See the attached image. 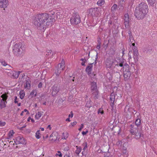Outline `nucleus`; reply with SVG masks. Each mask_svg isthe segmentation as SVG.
<instances>
[{"mask_svg": "<svg viewBox=\"0 0 157 157\" xmlns=\"http://www.w3.org/2000/svg\"><path fill=\"white\" fill-rule=\"evenodd\" d=\"M92 93L93 95L94 96V97L95 99H98V94L99 91L98 90H96V91H93L91 92Z\"/></svg>", "mask_w": 157, "mask_h": 157, "instance_id": "obj_21", "label": "nucleus"}, {"mask_svg": "<svg viewBox=\"0 0 157 157\" xmlns=\"http://www.w3.org/2000/svg\"><path fill=\"white\" fill-rule=\"evenodd\" d=\"M133 50V58L134 60L135 63H136V62L138 61V55L139 53L138 50L137 49H136Z\"/></svg>", "mask_w": 157, "mask_h": 157, "instance_id": "obj_12", "label": "nucleus"}, {"mask_svg": "<svg viewBox=\"0 0 157 157\" xmlns=\"http://www.w3.org/2000/svg\"><path fill=\"white\" fill-rule=\"evenodd\" d=\"M149 4L152 6H154V4L155 3L156 0H147Z\"/></svg>", "mask_w": 157, "mask_h": 157, "instance_id": "obj_30", "label": "nucleus"}, {"mask_svg": "<svg viewBox=\"0 0 157 157\" xmlns=\"http://www.w3.org/2000/svg\"><path fill=\"white\" fill-rule=\"evenodd\" d=\"M117 7V4H114L112 7V10H116Z\"/></svg>", "mask_w": 157, "mask_h": 157, "instance_id": "obj_42", "label": "nucleus"}, {"mask_svg": "<svg viewBox=\"0 0 157 157\" xmlns=\"http://www.w3.org/2000/svg\"><path fill=\"white\" fill-rule=\"evenodd\" d=\"M8 97V95L6 94L5 93L3 94L1 96V97L2 98L1 100H3V101L7 100Z\"/></svg>", "mask_w": 157, "mask_h": 157, "instance_id": "obj_29", "label": "nucleus"}, {"mask_svg": "<svg viewBox=\"0 0 157 157\" xmlns=\"http://www.w3.org/2000/svg\"><path fill=\"white\" fill-rule=\"evenodd\" d=\"M90 85L91 86L90 87L91 92L95 91L96 90H98L97 89V84L96 82L94 81L91 82Z\"/></svg>", "mask_w": 157, "mask_h": 157, "instance_id": "obj_13", "label": "nucleus"}, {"mask_svg": "<svg viewBox=\"0 0 157 157\" xmlns=\"http://www.w3.org/2000/svg\"><path fill=\"white\" fill-rule=\"evenodd\" d=\"M124 25L126 28H128L129 27V18L128 14H126L124 15Z\"/></svg>", "mask_w": 157, "mask_h": 157, "instance_id": "obj_11", "label": "nucleus"}, {"mask_svg": "<svg viewBox=\"0 0 157 157\" xmlns=\"http://www.w3.org/2000/svg\"><path fill=\"white\" fill-rule=\"evenodd\" d=\"M58 67L61 68V69L63 71L64 70L65 67V63L64 61H62L61 63H59L58 66Z\"/></svg>", "mask_w": 157, "mask_h": 157, "instance_id": "obj_19", "label": "nucleus"}, {"mask_svg": "<svg viewBox=\"0 0 157 157\" xmlns=\"http://www.w3.org/2000/svg\"><path fill=\"white\" fill-rule=\"evenodd\" d=\"M147 14L143 11L136 8L134 15L136 17L138 20L143 19L146 16Z\"/></svg>", "mask_w": 157, "mask_h": 157, "instance_id": "obj_5", "label": "nucleus"}, {"mask_svg": "<svg viewBox=\"0 0 157 157\" xmlns=\"http://www.w3.org/2000/svg\"><path fill=\"white\" fill-rule=\"evenodd\" d=\"M83 126H84V125H83V124H81V126L80 127V128H79L78 129V130L80 131H81L82 130V129L83 128Z\"/></svg>", "mask_w": 157, "mask_h": 157, "instance_id": "obj_53", "label": "nucleus"}, {"mask_svg": "<svg viewBox=\"0 0 157 157\" xmlns=\"http://www.w3.org/2000/svg\"><path fill=\"white\" fill-rule=\"evenodd\" d=\"M98 114L100 113L101 114H102L104 113V111L102 109H101L100 108L98 109Z\"/></svg>", "mask_w": 157, "mask_h": 157, "instance_id": "obj_49", "label": "nucleus"}, {"mask_svg": "<svg viewBox=\"0 0 157 157\" xmlns=\"http://www.w3.org/2000/svg\"><path fill=\"white\" fill-rule=\"evenodd\" d=\"M105 1L104 0H98L97 4L98 6H101L103 5Z\"/></svg>", "mask_w": 157, "mask_h": 157, "instance_id": "obj_33", "label": "nucleus"}, {"mask_svg": "<svg viewBox=\"0 0 157 157\" xmlns=\"http://www.w3.org/2000/svg\"><path fill=\"white\" fill-rule=\"evenodd\" d=\"M23 111L24 112H27L26 113V115H28V114H29V112L28 111V110H27V109H24Z\"/></svg>", "mask_w": 157, "mask_h": 157, "instance_id": "obj_60", "label": "nucleus"}, {"mask_svg": "<svg viewBox=\"0 0 157 157\" xmlns=\"http://www.w3.org/2000/svg\"><path fill=\"white\" fill-rule=\"evenodd\" d=\"M121 50H122V54H123L122 56V57L124 56V51H125V49H124V47H122V48H121Z\"/></svg>", "mask_w": 157, "mask_h": 157, "instance_id": "obj_57", "label": "nucleus"}, {"mask_svg": "<svg viewBox=\"0 0 157 157\" xmlns=\"http://www.w3.org/2000/svg\"><path fill=\"white\" fill-rule=\"evenodd\" d=\"M131 128L130 132L135 136V138L137 139L140 138L141 136L140 130L134 126L133 124L130 125Z\"/></svg>", "mask_w": 157, "mask_h": 157, "instance_id": "obj_2", "label": "nucleus"}, {"mask_svg": "<svg viewBox=\"0 0 157 157\" xmlns=\"http://www.w3.org/2000/svg\"><path fill=\"white\" fill-rule=\"evenodd\" d=\"M14 133L13 130H10L9 133V137L12 136Z\"/></svg>", "mask_w": 157, "mask_h": 157, "instance_id": "obj_47", "label": "nucleus"}, {"mask_svg": "<svg viewBox=\"0 0 157 157\" xmlns=\"http://www.w3.org/2000/svg\"><path fill=\"white\" fill-rule=\"evenodd\" d=\"M6 105L5 104L4 101L3 100H1V102L0 103V108L1 109H2L6 107Z\"/></svg>", "mask_w": 157, "mask_h": 157, "instance_id": "obj_28", "label": "nucleus"}, {"mask_svg": "<svg viewBox=\"0 0 157 157\" xmlns=\"http://www.w3.org/2000/svg\"><path fill=\"white\" fill-rule=\"evenodd\" d=\"M60 90V86L57 84L54 85L51 88V90L52 91L51 94L52 96L55 97Z\"/></svg>", "mask_w": 157, "mask_h": 157, "instance_id": "obj_7", "label": "nucleus"}, {"mask_svg": "<svg viewBox=\"0 0 157 157\" xmlns=\"http://www.w3.org/2000/svg\"><path fill=\"white\" fill-rule=\"evenodd\" d=\"M97 152L99 153H102V152L103 153L105 152L103 151H102V150L100 149H99L97 151Z\"/></svg>", "mask_w": 157, "mask_h": 157, "instance_id": "obj_58", "label": "nucleus"}, {"mask_svg": "<svg viewBox=\"0 0 157 157\" xmlns=\"http://www.w3.org/2000/svg\"><path fill=\"white\" fill-rule=\"evenodd\" d=\"M100 39L99 38L98 40V44L101 45V42L100 41Z\"/></svg>", "mask_w": 157, "mask_h": 157, "instance_id": "obj_64", "label": "nucleus"}, {"mask_svg": "<svg viewBox=\"0 0 157 157\" xmlns=\"http://www.w3.org/2000/svg\"><path fill=\"white\" fill-rule=\"evenodd\" d=\"M16 144H25L26 143L25 139L21 136H18L16 139V140L14 141Z\"/></svg>", "mask_w": 157, "mask_h": 157, "instance_id": "obj_9", "label": "nucleus"}, {"mask_svg": "<svg viewBox=\"0 0 157 157\" xmlns=\"http://www.w3.org/2000/svg\"><path fill=\"white\" fill-rule=\"evenodd\" d=\"M132 45L133 46L132 47V49L133 50H135L136 49H137L136 47L135 46V44L134 43H132Z\"/></svg>", "mask_w": 157, "mask_h": 157, "instance_id": "obj_54", "label": "nucleus"}, {"mask_svg": "<svg viewBox=\"0 0 157 157\" xmlns=\"http://www.w3.org/2000/svg\"><path fill=\"white\" fill-rule=\"evenodd\" d=\"M91 103V101L90 100L87 101L86 104V107L89 108H90L92 106Z\"/></svg>", "mask_w": 157, "mask_h": 157, "instance_id": "obj_31", "label": "nucleus"}, {"mask_svg": "<svg viewBox=\"0 0 157 157\" xmlns=\"http://www.w3.org/2000/svg\"><path fill=\"white\" fill-rule=\"evenodd\" d=\"M10 74H11V78H17L18 77V74L17 73V71H13L12 73H11Z\"/></svg>", "mask_w": 157, "mask_h": 157, "instance_id": "obj_18", "label": "nucleus"}, {"mask_svg": "<svg viewBox=\"0 0 157 157\" xmlns=\"http://www.w3.org/2000/svg\"><path fill=\"white\" fill-rule=\"evenodd\" d=\"M136 8L142 11H143L146 14L148 12V6L146 3L143 2L139 4L138 6H137Z\"/></svg>", "mask_w": 157, "mask_h": 157, "instance_id": "obj_6", "label": "nucleus"}, {"mask_svg": "<svg viewBox=\"0 0 157 157\" xmlns=\"http://www.w3.org/2000/svg\"><path fill=\"white\" fill-rule=\"evenodd\" d=\"M23 50L22 48L21 44H16L13 48L14 54L17 56H21L23 54Z\"/></svg>", "mask_w": 157, "mask_h": 157, "instance_id": "obj_3", "label": "nucleus"}, {"mask_svg": "<svg viewBox=\"0 0 157 157\" xmlns=\"http://www.w3.org/2000/svg\"><path fill=\"white\" fill-rule=\"evenodd\" d=\"M118 8H119V10H120L121 11H122L124 8L123 4H120L118 5Z\"/></svg>", "mask_w": 157, "mask_h": 157, "instance_id": "obj_44", "label": "nucleus"}, {"mask_svg": "<svg viewBox=\"0 0 157 157\" xmlns=\"http://www.w3.org/2000/svg\"><path fill=\"white\" fill-rule=\"evenodd\" d=\"M70 21L71 25H77L81 22V17L79 15L76 13H73L70 19Z\"/></svg>", "mask_w": 157, "mask_h": 157, "instance_id": "obj_4", "label": "nucleus"}, {"mask_svg": "<svg viewBox=\"0 0 157 157\" xmlns=\"http://www.w3.org/2000/svg\"><path fill=\"white\" fill-rule=\"evenodd\" d=\"M40 130H38L36 133L35 136L36 138L39 139L40 138Z\"/></svg>", "mask_w": 157, "mask_h": 157, "instance_id": "obj_37", "label": "nucleus"}, {"mask_svg": "<svg viewBox=\"0 0 157 157\" xmlns=\"http://www.w3.org/2000/svg\"><path fill=\"white\" fill-rule=\"evenodd\" d=\"M92 64L89 63L85 69V71L89 76H91L93 68Z\"/></svg>", "mask_w": 157, "mask_h": 157, "instance_id": "obj_10", "label": "nucleus"}, {"mask_svg": "<svg viewBox=\"0 0 157 157\" xmlns=\"http://www.w3.org/2000/svg\"><path fill=\"white\" fill-rule=\"evenodd\" d=\"M92 78L96 79V73L95 71L91 72V76H90Z\"/></svg>", "mask_w": 157, "mask_h": 157, "instance_id": "obj_32", "label": "nucleus"}, {"mask_svg": "<svg viewBox=\"0 0 157 157\" xmlns=\"http://www.w3.org/2000/svg\"><path fill=\"white\" fill-rule=\"evenodd\" d=\"M20 98L23 99L25 95V92L23 90H21L19 93Z\"/></svg>", "mask_w": 157, "mask_h": 157, "instance_id": "obj_26", "label": "nucleus"}, {"mask_svg": "<svg viewBox=\"0 0 157 157\" xmlns=\"http://www.w3.org/2000/svg\"><path fill=\"white\" fill-rule=\"evenodd\" d=\"M131 75L130 71H124V77L125 80L129 79Z\"/></svg>", "mask_w": 157, "mask_h": 157, "instance_id": "obj_15", "label": "nucleus"}, {"mask_svg": "<svg viewBox=\"0 0 157 157\" xmlns=\"http://www.w3.org/2000/svg\"><path fill=\"white\" fill-rule=\"evenodd\" d=\"M115 130L116 132H117L118 134H119L121 131V128L119 126L115 128Z\"/></svg>", "mask_w": 157, "mask_h": 157, "instance_id": "obj_36", "label": "nucleus"}, {"mask_svg": "<svg viewBox=\"0 0 157 157\" xmlns=\"http://www.w3.org/2000/svg\"><path fill=\"white\" fill-rule=\"evenodd\" d=\"M128 36H129V39L131 40L133 37V36L132 34V33L130 31H128Z\"/></svg>", "mask_w": 157, "mask_h": 157, "instance_id": "obj_45", "label": "nucleus"}, {"mask_svg": "<svg viewBox=\"0 0 157 157\" xmlns=\"http://www.w3.org/2000/svg\"><path fill=\"white\" fill-rule=\"evenodd\" d=\"M88 132V130H86L85 132L82 131V134L83 136H84L86 135Z\"/></svg>", "mask_w": 157, "mask_h": 157, "instance_id": "obj_52", "label": "nucleus"}, {"mask_svg": "<svg viewBox=\"0 0 157 157\" xmlns=\"http://www.w3.org/2000/svg\"><path fill=\"white\" fill-rule=\"evenodd\" d=\"M70 113L71 114H69L68 116V117H71V118H72L73 117L74 114L72 111Z\"/></svg>", "mask_w": 157, "mask_h": 157, "instance_id": "obj_56", "label": "nucleus"}, {"mask_svg": "<svg viewBox=\"0 0 157 157\" xmlns=\"http://www.w3.org/2000/svg\"><path fill=\"white\" fill-rule=\"evenodd\" d=\"M110 98L115 99V94L114 92H113L111 93Z\"/></svg>", "mask_w": 157, "mask_h": 157, "instance_id": "obj_46", "label": "nucleus"}, {"mask_svg": "<svg viewBox=\"0 0 157 157\" xmlns=\"http://www.w3.org/2000/svg\"><path fill=\"white\" fill-rule=\"evenodd\" d=\"M152 48L150 46H148L147 48L145 50V51H146V52L148 54L152 52Z\"/></svg>", "mask_w": 157, "mask_h": 157, "instance_id": "obj_27", "label": "nucleus"}, {"mask_svg": "<svg viewBox=\"0 0 157 157\" xmlns=\"http://www.w3.org/2000/svg\"><path fill=\"white\" fill-rule=\"evenodd\" d=\"M6 124V123L5 122H2L1 121H0V126L1 127H2L4 126Z\"/></svg>", "mask_w": 157, "mask_h": 157, "instance_id": "obj_51", "label": "nucleus"}, {"mask_svg": "<svg viewBox=\"0 0 157 157\" xmlns=\"http://www.w3.org/2000/svg\"><path fill=\"white\" fill-rule=\"evenodd\" d=\"M77 122L76 121H74L73 122L71 123V125L72 126H74V125L76 124Z\"/></svg>", "mask_w": 157, "mask_h": 157, "instance_id": "obj_61", "label": "nucleus"}, {"mask_svg": "<svg viewBox=\"0 0 157 157\" xmlns=\"http://www.w3.org/2000/svg\"><path fill=\"white\" fill-rule=\"evenodd\" d=\"M8 0H0V7L6 8L8 5Z\"/></svg>", "mask_w": 157, "mask_h": 157, "instance_id": "obj_14", "label": "nucleus"}, {"mask_svg": "<svg viewBox=\"0 0 157 157\" xmlns=\"http://www.w3.org/2000/svg\"><path fill=\"white\" fill-rule=\"evenodd\" d=\"M110 100L111 102L110 105L112 107H113L114 105V103L115 101V99L114 98H110Z\"/></svg>", "mask_w": 157, "mask_h": 157, "instance_id": "obj_38", "label": "nucleus"}, {"mask_svg": "<svg viewBox=\"0 0 157 157\" xmlns=\"http://www.w3.org/2000/svg\"><path fill=\"white\" fill-rule=\"evenodd\" d=\"M37 92L36 90H33L31 92L30 95H31L34 96V97H36V95Z\"/></svg>", "mask_w": 157, "mask_h": 157, "instance_id": "obj_39", "label": "nucleus"}, {"mask_svg": "<svg viewBox=\"0 0 157 157\" xmlns=\"http://www.w3.org/2000/svg\"><path fill=\"white\" fill-rule=\"evenodd\" d=\"M1 63L4 66H7L9 67H11L9 65L7 64L5 61H2L1 62Z\"/></svg>", "mask_w": 157, "mask_h": 157, "instance_id": "obj_40", "label": "nucleus"}, {"mask_svg": "<svg viewBox=\"0 0 157 157\" xmlns=\"http://www.w3.org/2000/svg\"><path fill=\"white\" fill-rule=\"evenodd\" d=\"M56 69L55 70V73L57 76H59L62 70L61 69V68L58 67V66L56 67Z\"/></svg>", "mask_w": 157, "mask_h": 157, "instance_id": "obj_22", "label": "nucleus"}, {"mask_svg": "<svg viewBox=\"0 0 157 157\" xmlns=\"http://www.w3.org/2000/svg\"><path fill=\"white\" fill-rule=\"evenodd\" d=\"M41 116V113L40 112H38L35 115V118L37 119H39Z\"/></svg>", "mask_w": 157, "mask_h": 157, "instance_id": "obj_34", "label": "nucleus"}, {"mask_svg": "<svg viewBox=\"0 0 157 157\" xmlns=\"http://www.w3.org/2000/svg\"><path fill=\"white\" fill-rule=\"evenodd\" d=\"M58 153H57L56 155V156H59L60 157L62 156V154L60 151H57Z\"/></svg>", "mask_w": 157, "mask_h": 157, "instance_id": "obj_48", "label": "nucleus"}, {"mask_svg": "<svg viewBox=\"0 0 157 157\" xmlns=\"http://www.w3.org/2000/svg\"><path fill=\"white\" fill-rule=\"evenodd\" d=\"M65 133H63V136H62V139H66L68 137V136L67 135V134H66V136H64Z\"/></svg>", "mask_w": 157, "mask_h": 157, "instance_id": "obj_50", "label": "nucleus"}, {"mask_svg": "<svg viewBox=\"0 0 157 157\" xmlns=\"http://www.w3.org/2000/svg\"><path fill=\"white\" fill-rule=\"evenodd\" d=\"M31 33V31L29 29H26L25 30L24 33L25 35L27 36H29Z\"/></svg>", "mask_w": 157, "mask_h": 157, "instance_id": "obj_20", "label": "nucleus"}, {"mask_svg": "<svg viewBox=\"0 0 157 157\" xmlns=\"http://www.w3.org/2000/svg\"><path fill=\"white\" fill-rule=\"evenodd\" d=\"M25 82V83L24 84L25 88L28 89L30 88L31 82L30 80L28 79L26 80Z\"/></svg>", "mask_w": 157, "mask_h": 157, "instance_id": "obj_16", "label": "nucleus"}, {"mask_svg": "<svg viewBox=\"0 0 157 157\" xmlns=\"http://www.w3.org/2000/svg\"><path fill=\"white\" fill-rule=\"evenodd\" d=\"M17 96H15V99H14V103H18V101H17Z\"/></svg>", "mask_w": 157, "mask_h": 157, "instance_id": "obj_59", "label": "nucleus"}, {"mask_svg": "<svg viewBox=\"0 0 157 157\" xmlns=\"http://www.w3.org/2000/svg\"><path fill=\"white\" fill-rule=\"evenodd\" d=\"M47 52L48 54H47L46 55H49V53H52V51L51 50H48L47 51Z\"/></svg>", "mask_w": 157, "mask_h": 157, "instance_id": "obj_63", "label": "nucleus"}, {"mask_svg": "<svg viewBox=\"0 0 157 157\" xmlns=\"http://www.w3.org/2000/svg\"><path fill=\"white\" fill-rule=\"evenodd\" d=\"M97 60H96V59H95V61H94V63H90V64H92V66H93V64H94V65L95 66H96V64H97Z\"/></svg>", "mask_w": 157, "mask_h": 157, "instance_id": "obj_62", "label": "nucleus"}, {"mask_svg": "<svg viewBox=\"0 0 157 157\" xmlns=\"http://www.w3.org/2000/svg\"><path fill=\"white\" fill-rule=\"evenodd\" d=\"M124 60L122 59L121 60H120L118 63L116 64L115 65V67L117 66L118 67L119 66H120V67H123L124 66Z\"/></svg>", "mask_w": 157, "mask_h": 157, "instance_id": "obj_24", "label": "nucleus"}, {"mask_svg": "<svg viewBox=\"0 0 157 157\" xmlns=\"http://www.w3.org/2000/svg\"><path fill=\"white\" fill-rule=\"evenodd\" d=\"M55 135V134H54V133H52L51 135L50 136V137H49V139H50V140H56V138L55 139V138H54V139H53V138H52V137H53V135Z\"/></svg>", "mask_w": 157, "mask_h": 157, "instance_id": "obj_43", "label": "nucleus"}, {"mask_svg": "<svg viewBox=\"0 0 157 157\" xmlns=\"http://www.w3.org/2000/svg\"><path fill=\"white\" fill-rule=\"evenodd\" d=\"M89 13L91 16L97 17L99 15L98 8H91L89 9Z\"/></svg>", "mask_w": 157, "mask_h": 157, "instance_id": "obj_8", "label": "nucleus"}, {"mask_svg": "<svg viewBox=\"0 0 157 157\" xmlns=\"http://www.w3.org/2000/svg\"><path fill=\"white\" fill-rule=\"evenodd\" d=\"M76 149L75 150V153L78 155L79 154L82 150V148L81 147H78L77 146H76Z\"/></svg>", "mask_w": 157, "mask_h": 157, "instance_id": "obj_25", "label": "nucleus"}, {"mask_svg": "<svg viewBox=\"0 0 157 157\" xmlns=\"http://www.w3.org/2000/svg\"><path fill=\"white\" fill-rule=\"evenodd\" d=\"M122 68L123 69V71H130V70L129 66V65L126 63L124 64V67Z\"/></svg>", "mask_w": 157, "mask_h": 157, "instance_id": "obj_17", "label": "nucleus"}, {"mask_svg": "<svg viewBox=\"0 0 157 157\" xmlns=\"http://www.w3.org/2000/svg\"><path fill=\"white\" fill-rule=\"evenodd\" d=\"M42 83L41 82H40L38 86V87L39 88H40L42 87Z\"/></svg>", "mask_w": 157, "mask_h": 157, "instance_id": "obj_55", "label": "nucleus"}, {"mask_svg": "<svg viewBox=\"0 0 157 157\" xmlns=\"http://www.w3.org/2000/svg\"><path fill=\"white\" fill-rule=\"evenodd\" d=\"M55 14L53 11L37 14L33 17V24L39 30L44 32L47 26L55 21Z\"/></svg>", "mask_w": 157, "mask_h": 157, "instance_id": "obj_1", "label": "nucleus"}, {"mask_svg": "<svg viewBox=\"0 0 157 157\" xmlns=\"http://www.w3.org/2000/svg\"><path fill=\"white\" fill-rule=\"evenodd\" d=\"M109 43V40H108V41L107 40H105L103 45V47H106V48L108 47V44Z\"/></svg>", "mask_w": 157, "mask_h": 157, "instance_id": "obj_35", "label": "nucleus"}, {"mask_svg": "<svg viewBox=\"0 0 157 157\" xmlns=\"http://www.w3.org/2000/svg\"><path fill=\"white\" fill-rule=\"evenodd\" d=\"M141 123V120H140L138 117L137 119H136V121H135V124L134 125V126L136 127H138L139 126Z\"/></svg>", "mask_w": 157, "mask_h": 157, "instance_id": "obj_23", "label": "nucleus"}, {"mask_svg": "<svg viewBox=\"0 0 157 157\" xmlns=\"http://www.w3.org/2000/svg\"><path fill=\"white\" fill-rule=\"evenodd\" d=\"M83 145L84 146L83 148V151H85V150L87 147V142H86L84 143H83Z\"/></svg>", "mask_w": 157, "mask_h": 157, "instance_id": "obj_41", "label": "nucleus"}]
</instances>
